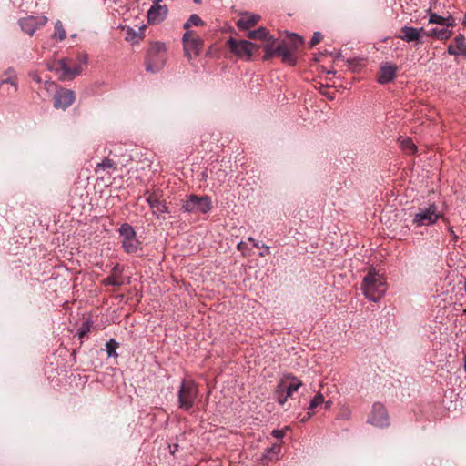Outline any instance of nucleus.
<instances>
[{
    "instance_id": "f257e3e1",
    "label": "nucleus",
    "mask_w": 466,
    "mask_h": 466,
    "mask_svg": "<svg viewBox=\"0 0 466 466\" xmlns=\"http://www.w3.org/2000/svg\"><path fill=\"white\" fill-rule=\"evenodd\" d=\"M248 37L254 42L230 37L228 41L229 50L240 58L249 59L254 52L263 48V60L279 57L283 63L295 66L304 47L303 37L295 33L278 39L268 31H248Z\"/></svg>"
},
{
    "instance_id": "f03ea898",
    "label": "nucleus",
    "mask_w": 466,
    "mask_h": 466,
    "mask_svg": "<svg viewBox=\"0 0 466 466\" xmlns=\"http://www.w3.org/2000/svg\"><path fill=\"white\" fill-rule=\"evenodd\" d=\"M86 53L77 56V62L64 58L49 66V70L55 71L62 80H71L83 72V66L87 64Z\"/></svg>"
},
{
    "instance_id": "7ed1b4c3",
    "label": "nucleus",
    "mask_w": 466,
    "mask_h": 466,
    "mask_svg": "<svg viewBox=\"0 0 466 466\" xmlns=\"http://www.w3.org/2000/svg\"><path fill=\"white\" fill-rule=\"evenodd\" d=\"M361 289L369 299L377 302L386 291V281L382 275L370 269L362 281Z\"/></svg>"
},
{
    "instance_id": "20e7f679",
    "label": "nucleus",
    "mask_w": 466,
    "mask_h": 466,
    "mask_svg": "<svg viewBox=\"0 0 466 466\" xmlns=\"http://www.w3.org/2000/svg\"><path fill=\"white\" fill-rule=\"evenodd\" d=\"M166 60L167 47L165 43H151L146 59V70L152 73L157 72L164 66Z\"/></svg>"
},
{
    "instance_id": "39448f33",
    "label": "nucleus",
    "mask_w": 466,
    "mask_h": 466,
    "mask_svg": "<svg viewBox=\"0 0 466 466\" xmlns=\"http://www.w3.org/2000/svg\"><path fill=\"white\" fill-rule=\"evenodd\" d=\"M198 395V385L193 380H184L177 392L179 408L186 410L191 409Z\"/></svg>"
},
{
    "instance_id": "423d86ee",
    "label": "nucleus",
    "mask_w": 466,
    "mask_h": 466,
    "mask_svg": "<svg viewBox=\"0 0 466 466\" xmlns=\"http://www.w3.org/2000/svg\"><path fill=\"white\" fill-rule=\"evenodd\" d=\"M439 218H441L446 224H449L447 218L438 211V208L435 204H431L425 208H420L419 211L414 215L412 223L416 227L431 226L433 225Z\"/></svg>"
},
{
    "instance_id": "0eeeda50",
    "label": "nucleus",
    "mask_w": 466,
    "mask_h": 466,
    "mask_svg": "<svg viewBox=\"0 0 466 466\" xmlns=\"http://www.w3.org/2000/svg\"><path fill=\"white\" fill-rule=\"evenodd\" d=\"M211 208V198L207 195L199 197L198 195L191 194L187 197L182 205V209L184 212L194 214H206L210 211Z\"/></svg>"
},
{
    "instance_id": "6e6552de",
    "label": "nucleus",
    "mask_w": 466,
    "mask_h": 466,
    "mask_svg": "<svg viewBox=\"0 0 466 466\" xmlns=\"http://www.w3.org/2000/svg\"><path fill=\"white\" fill-rule=\"evenodd\" d=\"M186 56L191 59L198 56L203 49L204 41L196 31H186L183 35Z\"/></svg>"
},
{
    "instance_id": "1a4fd4ad",
    "label": "nucleus",
    "mask_w": 466,
    "mask_h": 466,
    "mask_svg": "<svg viewBox=\"0 0 466 466\" xmlns=\"http://www.w3.org/2000/svg\"><path fill=\"white\" fill-rule=\"evenodd\" d=\"M367 422L377 428H387L390 426V416L387 409L382 403L375 402L372 405Z\"/></svg>"
},
{
    "instance_id": "9d476101",
    "label": "nucleus",
    "mask_w": 466,
    "mask_h": 466,
    "mask_svg": "<svg viewBox=\"0 0 466 466\" xmlns=\"http://www.w3.org/2000/svg\"><path fill=\"white\" fill-rule=\"evenodd\" d=\"M119 234L122 237V246L126 252L135 253L140 248V242L137 239V234L134 228L124 223L119 228Z\"/></svg>"
},
{
    "instance_id": "9b49d317",
    "label": "nucleus",
    "mask_w": 466,
    "mask_h": 466,
    "mask_svg": "<svg viewBox=\"0 0 466 466\" xmlns=\"http://www.w3.org/2000/svg\"><path fill=\"white\" fill-rule=\"evenodd\" d=\"M75 99L76 94L73 90L61 87L54 96V107L66 110L74 103Z\"/></svg>"
},
{
    "instance_id": "f8f14e48",
    "label": "nucleus",
    "mask_w": 466,
    "mask_h": 466,
    "mask_svg": "<svg viewBox=\"0 0 466 466\" xmlns=\"http://www.w3.org/2000/svg\"><path fill=\"white\" fill-rule=\"evenodd\" d=\"M278 385L279 390L285 391L291 398L293 393L302 386V382L297 377L288 374L280 379Z\"/></svg>"
},
{
    "instance_id": "ddd939ff",
    "label": "nucleus",
    "mask_w": 466,
    "mask_h": 466,
    "mask_svg": "<svg viewBox=\"0 0 466 466\" xmlns=\"http://www.w3.org/2000/svg\"><path fill=\"white\" fill-rule=\"evenodd\" d=\"M448 31H431L430 34H424V31H403V35H400L398 37L407 42H417L420 43L423 35L442 37Z\"/></svg>"
},
{
    "instance_id": "4468645a",
    "label": "nucleus",
    "mask_w": 466,
    "mask_h": 466,
    "mask_svg": "<svg viewBox=\"0 0 466 466\" xmlns=\"http://www.w3.org/2000/svg\"><path fill=\"white\" fill-rule=\"evenodd\" d=\"M397 70L398 66L396 65L390 63L381 64L377 76V81L381 85L391 82L396 76Z\"/></svg>"
},
{
    "instance_id": "2eb2a0df",
    "label": "nucleus",
    "mask_w": 466,
    "mask_h": 466,
    "mask_svg": "<svg viewBox=\"0 0 466 466\" xmlns=\"http://www.w3.org/2000/svg\"><path fill=\"white\" fill-rule=\"evenodd\" d=\"M147 202L154 215L168 213V208L164 201L160 200V197L157 192L150 193L147 198Z\"/></svg>"
},
{
    "instance_id": "dca6fc26",
    "label": "nucleus",
    "mask_w": 466,
    "mask_h": 466,
    "mask_svg": "<svg viewBox=\"0 0 466 466\" xmlns=\"http://www.w3.org/2000/svg\"><path fill=\"white\" fill-rule=\"evenodd\" d=\"M122 273L123 268L119 264H116L111 269L110 275L103 279V284L105 286H122L124 284Z\"/></svg>"
},
{
    "instance_id": "f3484780",
    "label": "nucleus",
    "mask_w": 466,
    "mask_h": 466,
    "mask_svg": "<svg viewBox=\"0 0 466 466\" xmlns=\"http://www.w3.org/2000/svg\"><path fill=\"white\" fill-rule=\"evenodd\" d=\"M47 18L43 15L27 16L19 21L22 29H37L38 27L45 26Z\"/></svg>"
},
{
    "instance_id": "a211bd4d",
    "label": "nucleus",
    "mask_w": 466,
    "mask_h": 466,
    "mask_svg": "<svg viewBox=\"0 0 466 466\" xmlns=\"http://www.w3.org/2000/svg\"><path fill=\"white\" fill-rule=\"evenodd\" d=\"M448 53L455 56H466V39L462 35H457L449 45Z\"/></svg>"
},
{
    "instance_id": "6ab92c4d",
    "label": "nucleus",
    "mask_w": 466,
    "mask_h": 466,
    "mask_svg": "<svg viewBox=\"0 0 466 466\" xmlns=\"http://www.w3.org/2000/svg\"><path fill=\"white\" fill-rule=\"evenodd\" d=\"M167 10L160 5L155 4L147 12L148 23L150 25H157L164 20Z\"/></svg>"
},
{
    "instance_id": "aec40b11",
    "label": "nucleus",
    "mask_w": 466,
    "mask_h": 466,
    "mask_svg": "<svg viewBox=\"0 0 466 466\" xmlns=\"http://www.w3.org/2000/svg\"><path fill=\"white\" fill-rule=\"evenodd\" d=\"M281 446L279 443H274L271 447L268 448L262 457L259 459L262 465H266L268 461L279 460V453Z\"/></svg>"
},
{
    "instance_id": "412c9836",
    "label": "nucleus",
    "mask_w": 466,
    "mask_h": 466,
    "mask_svg": "<svg viewBox=\"0 0 466 466\" xmlns=\"http://www.w3.org/2000/svg\"><path fill=\"white\" fill-rule=\"evenodd\" d=\"M259 20L260 16L258 15L245 13L237 21V25L239 29H248L249 27L255 26Z\"/></svg>"
},
{
    "instance_id": "4be33fe9",
    "label": "nucleus",
    "mask_w": 466,
    "mask_h": 466,
    "mask_svg": "<svg viewBox=\"0 0 466 466\" xmlns=\"http://www.w3.org/2000/svg\"><path fill=\"white\" fill-rule=\"evenodd\" d=\"M431 24H438L446 27H454L456 25L455 19L452 16L442 17L436 14H431L429 19Z\"/></svg>"
},
{
    "instance_id": "5701e85b",
    "label": "nucleus",
    "mask_w": 466,
    "mask_h": 466,
    "mask_svg": "<svg viewBox=\"0 0 466 466\" xmlns=\"http://www.w3.org/2000/svg\"><path fill=\"white\" fill-rule=\"evenodd\" d=\"M11 84H18V80L15 70L8 68L0 76V87Z\"/></svg>"
},
{
    "instance_id": "b1692460",
    "label": "nucleus",
    "mask_w": 466,
    "mask_h": 466,
    "mask_svg": "<svg viewBox=\"0 0 466 466\" xmlns=\"http://www.w3.org/2000/svg\"><path fill=\"white\" fill-rule=\"evenodd\" d=\"M145 38L144 31H127L125 40L131 45L140 43Z\"/></svg>"
},
{
    "instance_id": "393cba45",
    "label": "nucleus",
    "mask_w": 466,
    "mask_h": 466,
    "mask_svg": "<svg viewBox=\"0 0 466 466\" xmlns=\"http://www.w3.org/2000/svg\"><path fill=\"white\" fill-rule=\"evenodd\" d=\"M400 144L402 149L406 150L409 154H414L416 152V146L412 140L409 137L400 138Z\"/></svg>"
},
{
    "instance_id": "a878e982",
    "label": "nucleus",
    "mask_w": 466,
    "mask_h": 466,
    "mask_svg": "<svg viewBox=\"0 0 466 466\" xmlns=\"http://www.w3.org/2000/svg\"><path fill=\"white\" fill-rule=\"evenodd\" d=\"M205 23L198 15H192L185 23L183 29H189L191 26H204Z\"/></svg>"
},
{
    "instance_id": "bb28decb",
    "label": "nucleus",
    "mask_w": 466,
    "mask_h": 466,
    "mask_svg": "<svg viewBox=\"0 0 466 466\" xmlns=\"http://www.w3.org/2000/svg\"><path fill=\"white\" fill-rule=\"evenodd\" d=\"M18 84H11L0 87V94L5 96H13L16 94Z\"/></svg>"
},
{
    "instance_id": "cd10ccee",
    "label": "nucleus",
    "mask_w": 466,
    "mask_h": 466,
    "mask_svg": "<svg viewBox=\"0 0 466 466\" xmlns=\"http://www.w3.org/2000/svg\"><path fill=\"white\" fill-rule=\"evenodd\" d=\"M323 403H324V396L321 393H318L311 400L309 406V410L314 412L315 409Z\"/></svg>"
},
{
    "instance_id": "c85d7f7f",
    "label": "nucleus",
    "mask_w": 466,
    "mask_h": 466,
    "mask_svg": "<svg viewBox=\"0 0 466 466\" xmlns=\"http://www.w3.org/2000/svg\"><path fill=\"white\" fill-rule=\"evenodd\" d=\"M289 398H290V397L288 396V394H286L285 391L279 390V386L277 385V388H276V390H275V400H276V401L279 404L283 406L287 402Z\"/></svg>"
},
{
    "instance_id": "c756f323",
    "label": "nucleus",
    "mask_w": 466,
    "mask_h": 466,
    "mask_svg": "<svg viewBox=\"0 0 466 466\" xmlns=\"http://www.w3.org/2000/svg\"><path fill=\"white\" fill-rule=\"evenodd\" d=\"M106 347L108 356H116V349L119 347L118 342L112 339L106 343Z\"/></svg>"
},
{
    "instance_id": "7c9ffc66",
    "label": "nucleus",
    "mask_w": 466,
    "mask_h": 466,
    "mask_svg": "<svg viewBox=\"0 0 466 466\" xmlns=\"http://www.w3.org/2000/svg\"><path fill=\"white\" fill-rule=\"evenodd\" d=\"M97 168H103V169H106V168H116V163L109 159V158H105L101 163L97 164Z\"/></svg>"
},
{
    "instance_id": "2f4dec72",
    "label": "nucleus",
    "mask_w": 466,
    "mask_h": 466,
    "mask_svg": "<svg viewBox=\"0 0 466 466\" xmlns=\"http://www.w3.org/2000/svg\"><path fill=\"white\" fill-rule=\"evenodd\" d=\"M322 38H323V36H322L321 33L319 31H316L314 33L313 37L311 38V40L309 42V48H312L313 46L318 45L322 40Z\"/></svg>"
},
{
    "instance_id": "473e14b6",
    "label": "nucleus",
    "mask_w": 466,
    "mask_h": 466,
    "mask_svg": "<svg viewBox=\"0 0 466 466\" xmlns=\"http://www.w3.org/2000/svg\"><path fill=\"white\" fill-rule=\"evenodd\" d=\"M66 37V31H58V32H55L53 35H52V38L56 41H62L64 40L65 38Z\"/></svg>"
},
{
    "instance_id": "72a5a7b5",
    "label": "nucleus",
    "mask_w": 466,
    "mask_h": 466,
    "mask_svg": "<svg viewBox=\"0 0 466 466\" xmlns=\"http://www.w3.org/2000/svg\"><path fill=\"white\" fill-rule=\"evenodd\" d=\"M90 330V326L88 323H84L79 330V338H84Z\"/></svg>"
},
{
    "instance_id": "f704fd0d",
    "label": "nucleus",
    "mask_w": 466,
    "mask_h": 466,
    "mask_svg": "<svg viewBox=\"0 0 466 466\" xmlns=\"http://www.w3.org/2000/svg\"><path fill=\"white\" fill-rule=\"evenodd\" d=\"M339 419L349 420L350 418V410L348 408H344L339 414Z\"/></svg>"
},
{
    "instance_id": "c9c22d12",
    "label": "nucleus",
    "mask_w": 466,
    "mask_h": 466,
    "mask_svg": "<svg viewBox=\"0 0 466 466\" xmlns=\"http://www.w3.org/2000/svg\"><path fill=\"white\" fill-rule=\"evenodd\" d=\"M349 63L353 70H357V68L359 66H363V62L360 59H353V60L349 61Z\"/></svg>"
},
{
    "instance_id": "e433bc0d",
    "label": "nucleus",
    "mask_w": 466,
    "mask_h": 466,
    "mask_svg": "<svg viewBox=\"0 0 466 466\" xmlns=\"http://www.w3.org/2000/svg\"><path fill=\"white\" fill-rule=\"evenodd\" d=\"M261 248H263L264 250L262 252L259 253V256L260 257H265V256H268L270 254V251H269V247L265 245V244H262L261 245Z\"/></svg>"
},
{
    "instance_id": "4c0bfd02",
    "label": "nucleus",
    "mask_w": 466,
    "mask_h": 466,
    "mask_svg": "<svg viewBox=\"0 0 466 466\" xmlns=\"http://www.w3.org/2000/svg\"><path fill=\"white\" fill-rule=\"evenodd\" d=\"M272 435L277 439H282L284 437V431L279 430H274Z\"/></svg>"
},
{
    "instance_id": "58836bf2",
    "label": "nucleus",
    "mask_w": 466,
    "mask_h": 466,
    "mask_svg": "<svg viewBox=\"0 0 466 466\" xmlns=\"http://www.w3.org/2000/svg\"><path fill=\"white\" fill-rule=\"evenodd\" d=\"M448 231H449V232H450V234H451V238H452V240H453L454 242H456V241L458 240L459 237H458V236L456 235V233L454 232V230H453L452 227L448 226Z\"/></svg>"
},
{
    "instance_id": "ea45409f",
    "label": "nucleus",
    "mask_w": 466,
    "mask_h": 466,
    "mask_svg": "<svg viewBox=\"0 0 466 466\" xmlns=\"http://www.w3.org/2000/svg\"><path fill=\"white\" fill-rule=\"evenodd\" d=\"M248 240L249 242H252V243H253V245H254V247H256V248H261V245H262V244H260L258 241H256L253 238L249 237V238H248Z\"/></svg>"
},
{
    "instance_id": "a19ab883",
    "label": "nucleus",
    "mask_w": 466,
    "mask_h": 466,
    "mask_svg": "<svg viewBox=\"0 0 466 466\" xmlns=\"http://www.w3.org/2000/svg\"><path fill=\"white\" fill-rule=\"evenodd\" d=\"M238 249L240 251H244L247 248V244L243 241L239 242L237 246Z\"/></svg>"
},
{
    "instance_id": "79ce46f5",
    "label": "nucleus",
    "mask_w": 466,
    "mask_h": 466,
    "mask_svg": "<svg viewBox=\"0 0 466 466\" xmlns=\"http://www.w3.org/2000/svg\"><path fill=\"white\" fill-rule=\"evenodd\" d=\"M314 414V412L309 410L308 413H307V416H305L304 418L301 419V421L302 422H305L307 421L312 415Z\"/></svg>"
},
{
    "instance_id": "37998d69",
    "label": "nucleus",
    "mask_w": 466,
    "mask_h": 466,
    "mask_svg": "<svg viewBox=\"0 0 466 466\" xmlns=\"http://www.w3.org/2000/svg\"><path fill=\"white\" fill-rule=\"evenodd\" d=\"M63 27V25L61 23V21H57L55 25V29H62Z\"/></svg>"
},
{
    "instance_id": "c03bdc74",
    "label": "nucleus",
    "mask_w": 466,
    "mask_h": 466,
    "mask_svg": "<svg viewBox=\"0 0 466 466\" xmlns=\"http://www.w3.org/2000/svg\"><path fill=\"white\" fill-rule=\"evenodd\" d=\"M324 403H325V408H326V409H329V408L331 407V404H332V402H331V401H329H329H326V402L324 401Z\"/></svg>"
},
{
    "instance_id": "a18cd8bd",
    "label": "nucleus",
    "mask_w": 466,
    "mask_h": 466,
    "mask_svg": "<svg viewBox=\"0 0 466 466\" xmlns=\"http://www.w3.org/2000/svg\"><path fill=\"white\" fill-rule=\"evenodd\" d=\"M462 25L463 26H466V14L464 15Z\"/></svg>"
},
{
    "instance_id": "49530a36",
    "label": "nucleus",
    "mask_w": 466,
    "mask_h": 466,
    "mask_svg": "<svg viewBox=\"0 0 466 466\" xmlns=\"http://www.w3.org/2000/svg\"><path fill=\"white\" fill-rule=\"evenodd\" d=\"M402 29L408 30V29H413L412 27L404 26Z\"/></svg>"
},
{
    "instance_id": "de8ad7c7",
    "label": "nucleus",
    "mask_w": 466,
    "mask_h": 466,
    "mask_svg": "<svg viewBox=\"0 0 466 466\" xmlns=\"http://www.w3.org/2000/svg\"><path fill=\"white\" fill-rule=\"evenodd\" d=\"M139 29L140 30L146 29V25H142Z\"/></svg>"
},
{
    "instance_id": "09e8293b",
    "label": "nucleus",
    "mask_w": 466,
    "mask_h": 466,
    "mask_svg": "<svg viewBox=\"0 0 466 466\" xmlns=\"http://www.w3.org/2000/svg\"><path fill=\"white\" fill-rule=\"evenodd\" d=\"M33 33H34V31H29V35L33 36Z\"/></svg>"
},
{
    "instance_id": "8fccbe9b",
    "label": "nucleus",
    "mask_w": 466,
    "mask_h": 466,
    "mask_svg": "<svg viewBox=\"0 0 466 466\" xmlns=\"http://www.w3.org/2000/svg\"><path fill=\"white\" fill-rule=\"evenodd\" d=\"M258 29L262 30V29H266V28L261 26V27H258Z\"/></svg>"
}]
</instances>
